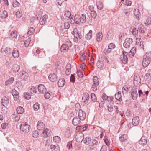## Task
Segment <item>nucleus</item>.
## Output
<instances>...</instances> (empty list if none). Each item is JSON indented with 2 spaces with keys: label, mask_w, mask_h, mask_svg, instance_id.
<instances>
[{
  "label": "nucleus",
  "mask_w": 151,
  "mask_h": 151,
  "mask_svg": "<svg viewBox=\"0 0 151 151\" xmlns=\"http://www.w3.org/2000/svg\"><path fill=\"white\" fill-rule=\"evenodd\" d=\"M93 84L96 85H99V83L98 80V78L96 76H93Z\"/></svg>",
  "instance_id": "obj_43"
},
{
  "label": "nucleus",
  "mask_w": 151,
  "mask_h": 151,
  "mask_svg": "<svg viewBox=\"0 0 151 151\" xmlns=\"http://www.w3.org/2000/svg\"><path fill=\"white\" fill-rule=\"evenodd\" d=\"M64 15L69 19H73V16L71 15V12L69 11H66Z\"/></svg>",
  "instance_id": "obj_30"
},
{
  "label": "nucleus",
  "mask_w": 151,
  "mask_h": 151,
  "mask_svg": "<svg viewBox=\"0 0 151 151\" xmlns=\"http://www.w3.org/2000/svg\"><path fill=\"white\" fill-rule=\"evenodd\" d=\"M74 36V40L76 42H78V39H81V36L79 35L77 29H74L73 31Z\"/></svg>",
  "instance_id": "obj_7"
},
{
  "label": "nucleus",
  "mask_w": 151,
  "mask_h": 151,
  "mask_svg": "<svg viewBox=\"0 0 151 151\" xmlns=\"http://www.w3.org/2000/svg\"><path fill=\"white\" fill-rule=\"evenodd\" d=\"M96 65L99 68H101L104 65L103 62L102 61L98 60L97 63Z\"/></svg>",
  "instance_id": "obj_41"
},
{
  "label": "nucleus",
  "mask_w": 151,
  "mask_h": 151,
  "mask_svg": "<svg viewBox=\"0 0 151 151\" xmlns=\"http://www.w3.org/2000/svg\"><path fill=\"white\" fill-rule=\"evenodd\" d=\"M38 135V132L37 131H32V135L33 137L37 138Z\"/></svg>",
  "instance_id": "obj_51"
},
{
  "label": "nucleus",
  "mask_w": 151,
  "mask_h": 151,
  "mask_svg": "<svg viewBox=\"0 0 151 151\" xmlns=\"http://www.w3.org/2000/svg\"><path fill=\"white\" fill-rule=\"evenodd\" d=\"M72 45V43L69 40L68 44H63L61 47L60 50L62 52H63L64 50H68L69 47H71Z\"/></svg>",
  "instance_id": "obj_9"
},
{
  "label": "nucleus",
  "mask_w": 151,
  "mask_h": 151,
  "mask_svg": "<svg viewBox=\"0 0 151 151\" xmlns=\"http://www.w3.org/2000/svg\"><path fill=\"white\" fill-rule=\"evenodd\" d=\"M115 97L117 100H119L120 102L122 100L121 91H119L116 94H115Z\"/></svg>",
  "instance_id": "obj_31"
},
{
  "label": "nucleus",
  "mask_w": 151,
  "mask_h": 151,
  "mask_svg": "<svg viewBox=\"0 0 151 151\" xmlns=\"http://www.w3.org/2000/svg\"><path fill=\"white\" fill-rule=\"evenodd\" d=\"M12 93L14 97V100L16 101H17L19 97L18 92L14 89L12 90Z\"/></svg>",
  "instance_id": "obj_15"
},
{
  "label": "nucleus",
  "mask_w": 151,
  "mask_h": 151,
  "mask_svg": "<svg viewBox=\"0 0 151 151\" xmlns=\"http://www.w3.org/2000/svg\"><path fill=\"white\" fill-rule=\"evenodd\" d=\"M77 74L78 76L80 78H82L83 76V74L82 71L80 70H78L77 72Z\"/></svg>",
  "instance_id": "obj_59"
},
{
  "label": "nucleus",
  "mask_w": 151,
  "mask_h": 151,
  "mask_svg": "<svg viewBox=\"0 0 151 151\" xmlns=\"http://www.w3.org/2000/svg\"><path fill=\"white\" fill-rule=\"evenodd\" d=\"M17 35V32L16 31H12L10 34L11 37L13 38H16Z\"/></svg>",
  "instance_id": "obj_44"
},
{
  "label": "nucleus",
  "mask_w": 151,
  "mask_h": 151,
  "mask_svg": "<svg viewBox=\"0 0 151 151\" xmlns=\"http://www.w3.org/2000/svg\"><path fill=\"white\" fill-rule=\"evenodd\" d=\"M82 120H81V119L77 116L74 118L72 120L73 124L74 126H76L79 124H80Z\"/></svg>",
  "instance_id": "obj_17"
},
{
  "label": "nucleus",
  "mask_w": 151,
  "mask_h": 151,
  "mask_svg": "<svg viewBox=\"0 0 151 151\" xmlns=\"http://www.w3.org/2000/svg\"><path fill=\"white\" fill-rule=\"evenodd\" d=\"M12 50L9 47H6L4 50L5 54L6 55H9L11 52Z\"/></svg>",
  "instance_id": "obj_42"
},
{
  "label": "nucleus",
  "mask_w": 151,
  "mask_h": 151,
  "mask_svg": "<svg viewBox=\"0 0 151 151\" xmlns=\"http://www.w3.org/2000/svg\"><path fill=\"white\" fill-rule=\"evenodd\" d=\"M8 15V12L4 10L1 12L0 17L2 19L6 18L7 17Z\"/></svg>",
  "instance_id": "obj_25"
},
{
  "label": "nucleus",
  "mask_w": 151,
  "mask_h": 151,
  "mask_svg": "<svg viewBox=\"0 0 151 151\" xmlns=\"http://www.w3.org/2000/svg\"><path fill=\"white\" fill-rule=\"evenodd\" d=\"M104 142L105 144L108 146H109L110 145V143L109 142L108 139H107V137L106 136H105V139H104Z\"/></svg>",
  "instance_id": "obj_62"
},
{
  "label": "nucleus",
  "mask_w": 151,
  "mask_h": 151,
  "mask_svg": "<svg viewBox=\"0 0 151 151\" xmlns=\"http://www.w3.org/2000/svg\"><path fill=\"white\" fill-rule=\"evenodd\" d=\"M92 18L89 16H88L87 19L86 18V22L87 23L90 24L91 23Z\"/></svg>",
  "instance_id": "obj_58"
},
{
  "label": "nucleus",
  "mask_w": 151,
  "mask_h": 151,
  "mask_svg": "<svg viewBox=\"0 0 151 151\" xmlns=\"http://www.w3.org/2000/svg\"><path fill=\"white\" fill-rule=\"evenodd\" d=\"M89 98V95L87 93H84L82 97V101L85 104L88 103Z\"/></svg>",
  "instance_id": "obj_14"
},
{
  "label": "nucleus",
  "mask_w": 151,
  "mask_h": 151,
  "mask_svg": "<svg viewBox=\"0 0 151 151\" xmlns=\"http://www.w3.org/2000/svg\"><path fill=\"white\" fill-rule=\"evenodd\" d=\"M49 129L47 128H46L43 130L42 133V136L43 137H46L48 136Z\"/></svg>",
  "instance_id": "obj_36"
},
{
  "label": "nucleus",
  "mask_w": 151,
  "mask_h": 151,
  "mask_svg": "<svg viewBox=\"0 0 151 151\" xmlns=\"http://www.w3.org/2000/svg\"><path fill=\"white\" fill-rule=\"evenodd\" d=\"M139 143L141 145L144 146L147 143V139L146 137L145 136H143L139 141Z\"/></svg>",
  "instance_id": "obj_13"
},
{
  "label": "nucleus",
  "mask_w": 151,
  "mask_h": 151,
  "mask_svg": "<svg viewBox=\"0 0 151 151\" xmlns=\"http://www.w3.org/2000/svg\"><path fill=\"white\" fill-rule=\"evenodd\" d=\"M50 148L52 151H60V148L58 145H51L50 146Z\"/></svg>",
  "instance_id": "obj_26"
},
{
  "label": "nucleus",
  "mask_w": 151,
  "mask_h": 151,
  "mask_svg": "<svg viewBox=\"0 0 151 151\" xmlns=\"http://www.w3.org/2000/svg\"><path fill=\"white\" fill-rule=\"evenodd\" d=\"M127 136L126 135H123L119 138V140L121 141H124L127 139Z\"/></svg>",
  "instance_id": "obj_54"
},
{
  "label": "nucleus",
  "mask_w": 151,
  "mask_h": 151,
  "mask_svg": "<svg viewBox=\"0 0 151 151\" xmlns=\"http://www.w3.org/2000/svg\"><path fill=\"white\" fill-rule=\"evenodd\" d=\"M132 125L134 126H137L139 122V117L138 116H136L132 119Z\"/></svg>",
  "instance_id": "obj_18"
},
{
  "label": "nucleus",
  "mask_w": 151,
  "mask_h": 151,
  "mask_svg": "<svg viewBox=\"0 0 151 151\" xmlns=\"http://www.w3.org/2000/svg\"><path fill=\"white\" fill-rule=\"evenodd\" d=\"M40 105L37 102L35 104H34L33 106V108L34 110L35 111H37L40 108Z\"/></svg>",
  "instance_id": "obj_45"
},
{
  "label": "nucleus",
  "mask_w": 151,
  "mask_h": 151,
  "mask_svg": "<svg viewBox=\"0 0 151 151\" xmlns=\"http://www.w3.org/2000/svg\"><path fill=\"white\" fill-rule=\"evenodd\" d=\"M136 53V48L135 47H133L131 50H130V52L129 53V56L133 57L134 55Z\"/></svg>",
  "instance_id": "obj_34"
},
{
  "label": "nucleus",
  "mask_w": 151,
  "mask_h": 151,
  "mask_svg": "<svg viewBox=\"0 0 151 151\" xmlns=\"http://www.w3.org/2000/svg\"><path fill=\"white\" fill-rule=\"evenodd\" d=\"M151 55V52H149L144 56L142 60V66L144 67H147L150 63L151 61L150 56Z\"/></svg>",
  "instance_id": "obj_1"
},
{
  "label": "nucleus",
  "mask_w": 151,
  "mask_h": 151,
  "mask_svg": "<svg viewBox=\"0 0 151 151\" xmlns=\"http://www.w3.org/2000/svg\"><path fill=\"white\" fill-rule=\"evenodd\" d=\"M12 55L15 58H17L19 56V52L18 50L14 49L12 52Z\"/></svg>",
  "instance_id": "obj_27"
},
{
  "label": "nucleus",
  "mask_w": 151,
  "mask_h": 151,
  "mask_svg": "<svg viewBox=\"0 0 151 151\" xmlns=\"http://www.w3.org/2000/svg\"><path fill=\"white\" fill-rule=\"evenodd\" d=\"M128 91H129V88H128L127 86H124L122 88V93L123 94H126L127 93Z\"/></svg>",
  "instance_id": "obj_37"
},
{
  "label": "nucleus",
  "mask_w": 151,
  "mask_h": 151,
  "mask_svg": "<svg viewBox=\"0 0 151 151\" xmlns=\"http://www.w3.org/2000/svg\"><path fill=\"white\" fill-rule=\"evenodd\" d=\"M34 30L35 29L33 27H30L28 32V34L29 35H31L33 32H34Z\"/></svg>",
  "instance_id": "obj_53"
},
{
  "label": "nucleus",
  "mask_w": 151,
  "mask_h": 151,
  "mask_svg": "<svg viewBox=\"0 0 151 151\" xmlns=\"http://www.w3.org/2000/svg\"><path fill=\"white\" fill-rule=\"evenodd\" d=\"M48 18V16L45 15L41 17L40 20L39 22L41 25H43L47 22V19Z\"/></svg>",
  "instance_id": "obj_19"
},
{
  "label": "nucleus",
  "mask_w": 151,
  "mask_h": 151,
  "mask_svg": "<svg viewBox=\"0 0 151 151\" xmlns=\"http://www.w3.org/2000/svg\"><path fill=\"white\" fill-rule=\"evenodd\" d=\"M30 127L26 122H23L20 125V129L24 133H28L29 131Z\"/></svg>",
  "instance_id": "obj_2"
},
{
  "label": "nucleus",
  "mask_w": 151,
  "mask_h": 151,
  "mask_svg": "<svg viewBox=\"0 0 151 151\" xmlns=\"http://www.w3.org/2000/svg\"><path fill=\"white\" fill-rule=\"evenodd\" d=\"M97 8L98 9L101 10L103 8V4L102 3H101L99 1L96 3Z\"/></svg>",
  "instance_id": "obj_47"
},
{
  "label": "nucleus",
  "mask_w": 151,
  "mask_h": 151,
  "mask_svg": "<svg viewBox=\"0 0 151 151\" xmlns=\"http://www.w3.org/2000/svg\"><path fill=\"white\" fill-rule=\"evenodd\" d=\"M14 80V78L13 77H11L9 79L7 80L5 82L6 85L7 86L9 84L12 83Z\"/></svg>",
  "instance_id": "obj_39"
},
{
  "label": "nucleus",
  "mask_w": 151,
  "mask_h": 151,
  "mask_svg": "<svg viewBox=\"0 0 151 151\" xmlns=\"http://www.w3.org/2000/svg\"><path fill=\"white\" fill-rule=\"evenodd\" d=\"M134 17L138 19H139L140 13L138 9H135L134 11Z\"/></svg>",
  "instance_id": "obj_28"
},
{
  "label": "nucleus",
  "mask_w": 151,
  "mask_h": 151,
  "mask_svg": "<svg viewBox=\"0 0 151 151\" xmlns=\"http://www.w3.org/2000/svg\"><path fill=\"white\" fill-rule=\"evenodd\" d=\"M20 69L19 66L17 64H14L12 67V70L15 72H18Z\"/></svg>",
  "instance_id": "obj_29"
},
{
  "label": "nucleus",
  "mask_w": 151,
  "mask_h": 151,
  "mask_svg": "<svg viewBox=\"0 0 151 151\" xmlns=\"http://www.w3.org/2000/svg\"><path fill=\"white\" fill-rule=\"evenodd\" d=\"M84 138V135L82 132L77 133L76 136V141L78 142H82Z\"/></svg>",
  "instance_id": "obj_6"
},
{
  "label": "nucleus",
  "mask_w": 151,
  "mask_h": 151,
  "mask_svg": "<svg viewBox=\"0 0 151 151\" xmlns=\"http://www.w3.org/2000/svg\"><path fill=\"white\" fill-rule=\"evenodd\" d=\"M141 82V79L139 76H135L134 78V84L135 86L139 85Z\"/></svg>",
  "instance_id": "obj_23"
},
{
  "label": "nucleus",
  "mask_w": 151,
  "mask_h": 151,
  "mask_svg": "<svg viewBox=\"0 0 151 151\" xmlns=\"http://www.w3.org/2000/svg\"><path fill=\"white\" fill-rule=\"evenodd\" d=\"M130 92L131 93L132 97L133 99H136L138 97L137 89L135 87H133Z\"/></svg>",
  "instance_id": "obj_5"
},
{
  "label": "nucleus",
  "mask_w": 151,
  "mask_h": 151,
  "mask_svg": "<svg viewBox=\"0 0 151 151\" xmlns=\"http://www.w3.org/2000/svg\"><path fill=\"white\" fill-rule=\"evenodd\" d=\"M65 0H57L56 3L57 5L61 6Z\"/></svg>",
  "instance_id": "obj_55"
},
{
  "label": "nucleus",
  "mask_w": 151,
  "mask_h": 151,
  "mask_svg": "<svg viewBox=\"0 0 151 151\" xmlns=\"http://www.w3.org/2000/svg\"><path fill=\"white\" fill-rule=\"evenodd\" d=\"M65 83V80L64 78L59 79L57 83L58 86L60 87L63 86Z\"/></svg>",
  "instance_id": "obj_21"
},
{
  "label": "nucleus",
  "mask_w": 151,
  "mask_h": 151,
  "mask_svg": "<svg viewBox=\"0 0 151 151\" xmlns=\"http://www.w3.org/2000/svg\"><path fill=\"white\" fill-rule=\"evenodd\" d=\"M12 118L15 121H18L20 118L19 114L16 112H14L12 115Z\"/></svg>",
  "instance_id": "obj_24"
},
{
  "label": "nucleus",
  "mask_w": 151,
  "mask_h": 151,
  "mask_svg": "<svg viewBox=\"0 0 151 151\" xmlns=\"http://www.w3.org/2000/svg\"><path fill=\"white\" fill-rule=\"evenodd\" d=\"M92 31L91 30H89V32L85 36V38L86 39L88 40H89L92 38Z\"/></svg>",
  "instance_id": "obj_38"
},
{
  "label": "nucleus",
  "mask_w": 151,
  "mask_h": 151,
  "mask_svg": "<svg viewBox=\"0 0 151 151\" xmlns=\"http://www.w3.org/2000/svg\"><path fill=\"white\" fill-rule=\"evenodd\" d=\"M122 52L123 55L120 57V59L124 63H125L127 62L128 60L127 57V53L124 51H122Z\"/></svg>",
  "instance_id": "obj_8"
},
{
  "label": "nucleus",
  "mask_w": 151,
  "mask_h": 151,
  "mask_svg": "<svg viewBox=\"0 0 151 151\" xmlns=\"http://www.w3.org/2000/svg\"><path fill=\"white\" fill-rule=\"evenodd\" d=\"M111 51V49L109 48L108 47V48L107 49H104V52L105 54H107L108 53H109Z\"/></svg>",
  "instance_id": "obj_64"
},
{
  "label": "nucleus",
  "mask_w": 151,
  "mask_h": 151,
  "mask_svg": "<svg viewBox=\"0 0 151 151\" xmlns=\"http://www.w3.org/2000/svg\"><path fill=\"white\" fill-rule=\"evenodd\" d=\"M90 14L91 17L95 19L97 16V14L95 11H93L90 12Z\"/></svg>",
  "instance_id": "obj_49"
},
{
  "label": "nucleus",
  "mask_w": 151,
  "mask_h": 151,
  "mask_svg": "<svg viewBox=\"0 0 151 151\" xmlns=\"http://www.w3.org/2000/svg\"><path fill=\"white\" fill-rule=\"evenodd\" d=\"M75 21L76 22L77 24L79 23L80 22L82 23H84L86 22V16L84 14H82L81 17L77 16L75 17Z\"/></svg>",
  "instance_id": "obj_3"
},
{
  "label": "nucleus",
  "mask_w": 151,
  "mask_h": 151,
  "mask_svg": "<svg viewBox=\"0 0 151 151\" xmlns=\"http://www.w3.org/2000/svg\"><path fill=\"white\" fill-rule=\"evenodd\" d=\"M139 32L141 33H144L145 32L146 30V28H145L143 25H140L138 28Z\"/></svg>",
  "instance_id": "obj_32"
},
{
  "label": "nucleus",
  "mask_w": 151,
  "mask_h": 151,
  "mask_svg": "<svg viewBox=\"0 0 151 151\" xmlns=\"http://www.w3.org/2000/svg\"><path fill=\"white\" fill-rule=\"evenodd\" d=\"M17 112L19 114H22L24 111V109L21 106H19L16 109Z\"/></svg>",
  "instance_id": "obj_33"
},
{
  "label": "nucleus",
  "mask_w": 151,
  "mask_h": 151,
  "mask_svg": "<svg viewBox=\"0 0 151 151\" xmlns=\"http://www.w3.org/2000/svg\"><path fill=\"white\" fill-rule=\"evenodd\" d=\"M86 114L85 111L82 110H80L78 113V117L81 120H84L86 118Z\"/></svg>",
  "instance_id": "obj_11"
},
{
  "label": "nucleus",
  "mask_w": 151,
  "mask_h": 151,
  "mask_svg": "<svg viewBox=\"0 0 151 151\" xmlns=\"http://www.w3.org/2000/svg\"><path fill=\"white\" fill-rule=\"evenodd\" d=\"M36 88L34 87H32L30 89V92L32 94L35 93L36 92Z\"/></svg>",
  "instance_id": "obj_61"
},
{
  "label": "nucleus",
  "mask_w": 151,
  "mask_h": 151,
  "mask_svg": "<svg viewBox=\"0 0 151 151\" xmlns=\"http://www.w3.org/2000/svg\"><path fill=\"white\" fill-rule=\"evenodd\" d=\"M19 75L20 78L22 80H26L28 78V74L24 71L20 72Z\"/></svg>",
  "instance_id": "obj_10"
},
{
  "label": "nucleus",
  "mask_w": 151,
  "mask_h": 151,
  "mask_svg": "<svg viewBox=\"0 0 151 151\" xmlns=\"http://www.w3.org/2000/svg\"><path fill=\"white\" fill-rule=\"evenodd\" d=\"M98 85H96L95 84H93L91 87V89L93 91H96L97 89V86Z\"/></svg>",
  "instance_id": "obj_63"
},
{
  "label": "nucleus",
  "mask_w": 151,
  "mask_h": 151,
  "mask_svg": "<svg viewBox=\"0 0 151 151\" xmlns=\"http://www.w3.org/2000/svg\"><path fill=\"white\" fill-rule=\"evenodd\" d=\"M1 103L4 106H6L9 103L8 99L5 96L1 100Z\"/></svg>",
  "instance_id": "obj_16"
},
{
  "label": "nucleus",
  "mask_w": 151,
  "mask_h": 151,
  "mask_svg": "<svg viewBox=\"0 0 151 151\" xmlns=\"http://www.w3.org/2000/svg\"><path fill=\"white\" fill-rule=\"evenodd\" d=\"M45 127V124L43 122L41 121H39L37 125V128L38 130H40L44 129Z\"/></svg>",
  "instance_id": "obj_20"
},
{
  "label": "nucleus",
  "mask_w": 151,
  "mask_h": 151,
  "mask_svg": "<svg viewBox=\"0 0 151 151\" xmlns=\"http://www.w3.org/2000/svg\"><path fill=\"white\" fill-rule=\"evenodd\" d=\"M30 39H28L25 40L24 42V45L25 47H28L30 43Z\"/></svg>",
  "instance_id": "obj_60"
},
{
  "label": "nucleus",
  "mask_w": 151,
  "mask_h": 151,
  "mask_svg": "<svg viewBox=\"0 0 151 151\" xmlns=\"http://www.w3.org/2000/svg\"><path fill=\"white\" fill-rule=\"evenodd\" d=\"M38 91L40 93L43 94L46 91V89L45 86L43 84H39L37 88Z\"/></svg>",
  "instance_id": "obj_12"
},
{
  "label": "nucleus",
  "mask_w": 151,
  "mask_h": 151,
  "mask_svg": "<svg viewBox=\"0 0 151 151\" xmlns=\"http://www.w3.org/2000/svg\"><path fill=\"white\" fill-rule=\"evenodd\" d=\"M151 23V16H150L145 22V24L146 25H150Z\"/></svg>",
  "instance_id": "obj_46"
},
{
  "label": "nucleus",
  "mask_w": 151,
  "mask_h": 151,
  "mask_svg": "<svg viewBox=\"0 0 151 151\" xmlns=\"http://www.w3.org/2000/svg\"><path fill=\"white\" fill-rule=\"evenodd\" d=\"M75 106V110L76 111H79L80 110H81V109H80L81 106L79 103L76 104Z\"/></svg>",
  "instance_id": "obj_52"
},
{
  "label": "nucleus",
  "mask_w": 151,
  "mask_h": 151,
  "mask_svg": "<svg viewBox=\"0 0 151 151\" xmlns=\"http://www.w3.org/2000/svg\"><path fill=\"white\" fill-rule=\"evenodd\" d=\"M91 100L93 102H95L97 100L95 94L93 93H92L91 95Z\"/></svg>",
  "instance_id": "obj_48"
},
{
  "label": "nucleus",
  "mask_w": 151,
  "mask_h": 151,
  "mask_svg": "<svg viewBox=\"0 0 151 151\" xmlns=\"http://www.w3.org/2000/svg\"><path fill=\"white\" fill-rule=\"evenodd\" d=\"M138 30L137 29L134 28L132 31V33L134 35H136L138 33Z\"/></svg>",
  "instance_id": "obj_57"
},
{
  "label": "nucleus",
  "mask_w": 151,
  "mask_h": 151,
  "mask_svg": "<svg viewBox=\"0 0 151 151\" xmlns=\"http://www.w3.org/2000/svg\"><path fill=\"white\" fill-rule=\"evenodd\" d=\"M24 97L27 99H29L31 98V96L28 93H25L24 94Z\"/></svg>",
  "instance_id": "obj_56"
},
{
  "label": "nucleus",
  "mask_w": 151,
  "mask_h": 151,
  "mask_svg": "<svg viewBox=\"0 0 151 151\" xmlns=\"http://www.w3.org/2000/svg\"><path fill=\"white\" fill-rule=\"evenodd\" d=\"M60 140V137L58 136H55L53 138V140L55 142H59Z\"/></svg>",
  "instance_id": "obj_50"
},
{
  "label": "nucleus",
  "mask_w": 151,
  "mask_h": 151,
  "mask_svg": "<svg viewBox=\"0 0 151 151\" xmlns=\"http://www.w3.org/2000/svg\"><path fill=\"white\" fill-rule=\"evenodd\" d=\"M48 78L50 81L54 82L57 80V76L55 74H51L49 75Z\"/></svg>",
  "instance_id": "obj_22"
},
{
  "label": "nucleus",
  "mask_w": 151,
  "mask_h": 151,
  "mask_svg": "<svg viewBox=\"0 0 151 151\" xmlns=\"http://www.w3.org/2000/svg\"><path fill=\"white\" fill-rule=\"evenodd\" d=\"M133 42V39L131 38H126L123 43L124 47L126 48H129Z\"/></svg>",
  "instance_id": "obj_4"
},
{
  "label": "nucleus",
  "mask_w": 151,
  "mask_h": 151,
  "mask_svg": "<svg viewBox=\"0 0 151 151\" xmlns=\"http://www.w3.org/2000/svg\"><path fill=\"white\" fill-rule=\"evenodd\" d=\"M102 34L101 32H99L96 35V39L98 41H100L102 39Z\"/></svg>",
  "instance_id": "obj_35"
},
{
  "label": "nucleus",
  "mask_w": 151,
  "mask_h": 151,
  "mask_svg": "<svg viewBox=\"0 0 151 151\" xmlns=\"http://www.w3.org/2000/svg\"><path fill=\"white\" fill-rule=\"evenodd\" d=\"M84 143L88 145L90 142L91 140V138L89 137H87L83 140Z\"/></svg>",
  "instance_id": "obj_40"
}]
</instances>
